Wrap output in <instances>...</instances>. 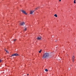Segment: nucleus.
I'll use <instances>...</instances> for the list:
<instances>
[{
    "mask_svg": "<svg viewBox=\"0 0 76 76\" xmlns=\"http://www.w3.org/2000/svg\"><path fill=\"white\" fill-rule=\"evenodd\" d=\"M21 12H22L23 13L25 14L26 15H28V13H26V12H25V11L24 10H21Z\"/></svg>",
    "mask_w": 76,
    "mask_h": 76,
    "instance_id": "nucleus-2",
    "label": "nucleus"
},
{
    "mask_svg": "<svg viewBox=\"0 0 76 76\" xmlns=\"http://www.w3.org/2000/svg\"><path fill=\"white\" fill-rule=\"evenodd\" d=\"M17 39H14L13 41H14V42H15L16 41H17Z\"/></svg>",
    "mask_w": 76,
    "mask_h": 76,
    "instance_id": "nucleus-10",
    "label": "nucleus"
},
{
    "mask_svg": "<svg viewBox=\"0 0 76 76\" xmlns=\"http://www.w3.org/2000/svg\"><path fill=\"white\" fill-rule=\"evenodd\" d=\"M42 51V50H41L40 51H39V53H41Z\"/></svg>",
    "mask_w": 76,
    "mask_h": 76,
    "instance_id": "nucleus-7",
    "label": "nucleus"
},
{
    "mask_svg": "<svg viewBox=\"0 0 76 76\" xmlns=\"http://www.w3.org/2000/svg\"><path fill=\"white\" fill-rule=\"evenodd\" d=\"M74 3L75 4L76 3V1L75 0L74 1Z\"/></svg>",
    "mask_w": 76,
    "mask_h": 76,
    "instance_id": "nucleus-16",
    "label": "nucleus"
},
{
    "mask_svg": "<svg viewBox=\"0 0 76 76\" xmlns=\"http://www.w3.org/2000/svg\"><path fill=\"white\" fill-rule=\"evenodd\" d=\"M19 55L17 53L13 54L11 55V56H19Z\"/></svg>",
    "mask_w": 76,
    "mask_h": 76,
    "instance_id": "nucleus-3",
    "label": "nucleus"
},
{
    "mask_svg": "<svg viewBox=\"0 0 76 76\" xmlns=\"http://www.w3.org/2000/svg\"><path fill=\"white\" fill-rule=\"evenodd\" d=\"M48 57H49V54L48 53H44L43 55V58L44 59Z\"/></svg>",
    "mask_w": 76,
    "mask_h": 76,
    "instance_id": "nucleus-1",
    "label": "nucleus"
},
{
    "mask_svg": "<svg viewBox=\"0 0 76 76\" xmlns=\"http://www.w3.org/2000/svg\"><path fill=\"white\" fill-rule=\"evenodd\" d=\"M72 59L75 60V56H73L72 57Z\"/></svg>",
    "mask_w": 76,
    "mask_h": 76,
    "instance_id": "nucleus-11",
    "label": "nucleus"
},
{
    "mask_svg": "<svg viewBox=\"0 0 76 76\" xmlns=\"http://www.w3.org/2000/svg\"><path fill=\"white\" fill-rule=\"evenodd\" d=\"M36 9H38V8L37 7V8H36Z\"/></svg>",
    "mask_w": 76,
    "mask_h": 76,
    "instance_id": "nucleus-17",
    "label": "nucleus"
},
{
    "mask_svg": "<svg viewBox=\"0 0 76 76\" xmlns=\"http://www.w3.org/2000/svg\"><path fill=\"white\" fill-rule=\"evenodd\" d=\"M2 62V60L0 59V63H1Z\"/></svg>",
    "mask_w": 76,
    "mask_h": 76,
    "instance_id": "nucleus-15",
    "label": "nucleus"
},
{
    "mask_svg": "<svg viewBox=\"0 0 76 76\" xmlns=\"http://www.w3.org/2000/svg\"><path fill=\"white\" fill-rule=\"evenodd\" d=\"M41 39V37H38L37 38V40H40V39Z\"/></svg>",
    "mask_w": 76,
    "mask_h": 76,
    "instance_id": "nucleus-5",
    "label": "nucleus"
},
{
    "mask_svg": "<svg viewBox=\"0 0 76 76\" xmlns=\"http://www.w3.org/2000/svg\"><path fill=\"white\" fill-rule=\"evenodd\" d=\"M25 24V23L24 22H22L20 23V25L21 26H23V25H24Z\"/></svg>",
    "mask_w": 76,
    "mask_h": 76,
    "instance_id": "nucleus-4",
    "label": "nucleus"
},
{
    "mask_svg": "<svg viewBox=\"0 0 76 76\" xmlns=\"http://www.w3.org/2000/svg\"><path fill=\"white\" fill-rule=\"evenodd\" d=\"M11 57H12V56H11Z\"/></svg>",
    "mask_w": 76,
    "mask_h": 76,
    "instance_id": "nucleus-20",
    "label": "nucleus"
},
{
    "mask_svg": "<svg viewBox=\"0 0 76 76\" xmlns=\"http://www.w3.org/2000/svg\"><path fill=\"white\" fill-rule=\"evenodd\" d=\"M72 61H73V63H74V61H75V59H72Z\"/></svg>",
    "mask_w": 76,
    "mask_h": 76,
    "instance_id": "nucleus-13",
    "label": "nucleus"
},
{
    "mask_svg": "<svg viewBox=\"0 0 76 76\" xmlns=\"http://www.w3.org/2000/svg\"><path fill=\"white\" fill-rule=\"evenodd\" d=\"M27 76H29V74H27Z\"/></svg>",
    "mask_w": 76,
    "mask_h": 76,
    "instance_id": "nucleus-18",
    "label": "nucleus"
},
{
    "mask_svg": "<svg viewBox=\"0 0 76 76\" xmlns=\"http://www.w3.org/2000/svg\"><path fill=\"white\" fill-rule=\"evenodd\" d=\"M45 70L46 71V72H48V70L47 69H45Z\"/></svg>",
    "mask_w": 76,
    "mask_h": 76,
    "instance_id": "nucleus-12",
    "label": "nucleus"
},
{
    "mask_svg": "<svg viewBox=\"0 0 76 76\" xmlns=\"http://www.w3.org/2000/svg\"><path fill=\"white\" fill-rule=\"evenodd\" d=\"M34 13V11H30V14H32Z\"/></svg>",
    "mask_w": 76,
    "mask_h": 76,
    "instance_id": "nucleus-6",
    "label": "nucleus"
},
{
    "mask_svg": "<svg viewBox=\"0 0 76 76\" xmlns=\"http://www.w3.org/2000/svg\"><path fill=\"white\" fill-rule=\"evenodd\" d=\"M26 28H25V29L24 30V31H26Z\"/></svg>",
    "mask_w": 76,
    "mask_h": 76,
    "instance_id": "nucleus-14",
    "label": "nucleus"
},
{
    "mask_svg": "<svg viewBox=\"0 0 76 76\" xmlns=\"http://www.w3.org/2000/svg\"><path fill=\"white\" fill-rule=\"evenodd\" d=\"M5 51H6V53H7L8 51L7 50L5 49Z\"/></svg>",
    "mask_w": 76,
    "mask_h": 76,
    "instance_id": "nucleus-9",
    "label": "nucleus"
},
{
    "mask_svg": "<svg viewBox=\"0 0 76 76\" xmlns=\"http://www.w3.org/2000/svg\"><path fill=\"white\" fill-rule=\"evenodd\" d=\"M54 16H55V17H57V14H56L54 15Z\"/></svg>",
    "mask_w": 76,
    "mask_h": 76,
    "instance_id": "nucleus-8",
    "label": "nucleus"
},
{
    "mask_svg": "<svg viewBox=\"0 0 76 76\" xmlns=\"http://www.w3.org/2000/svg\"><path fill=\"white\" fill-rule=\"evenodd\" d=\"M61 0H59V1H61Z\"/></svg>",
    "mask_w": 76,
    "mask_h": 76,
    "instance_id": "nucleus-19",
    "label": "nucleus"
}]
</instances>
